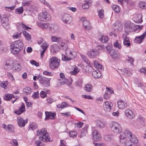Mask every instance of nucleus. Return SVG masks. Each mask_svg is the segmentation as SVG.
<instances>
[{
  "label": "nucleus",
  "instance_id": "f257e3e1",
  "mask_svg": "<svg viewBox=\"0 0 146 146\" xmlns=\"http://www.w3.org/2000/svg\"><path fill=\"white\" fill-rule=\"evenodd\" d=\"M37 136L39 137V139L40 141L43 142L47 141H51L52 140H50V139L49 137L48 133L47 132L46 128H43L41 130L37 131Z\"/></svg>",
  "mask_w": 146,
  "mask_h": 146
},
{
  "label": "nucleus",
  "instance_id": "f03ea898",
  "mask_svg": "<svg viewBox=\"0 0 146 146\" xmlns=\"http://www.w3.org/2000/svg\"><path fill=\"white\" fill-rule=\"evenodd\" d=\"M23 44L20 40H18L14 42L11 46V52L14 54L18 53L23 49Z\"/></svg>",
  "mask_w": 146,
  "mask_h": 146
},
{
  "label": "nucleus",
  "instance_id": "7ed1b4c3",
  "mask_svg": "<svg viewBox=\"0 0 146 146\" xmlns=\"http://www.w3.org/2000/svg\"><path fill=\"white\" fill-rule=\"evenodd\" d=\"M120 141L124 143V146H134V144L126 136L124 131H122L120 133Z\"/></svg>",
  "mask_w": 146,
  "mask_h": 146
},
{
  "label": "nucleus",
  "instance_id": "20e7f679",
  "mask_svg": "<svg viewBox=\"0 0 146 146\" xmlns=\"http://www.w3.org/2000/svg\"><path fill=\"white\" fill-rule=\"evenodd\" d=\"M60 62V60L57 58L55 56L52 57L49 61L50 67L52 69L57 68L59 66Z\"/></svg>",
  "mask_w": 146,
  "mask_h": 146
},
{
  "label": "nucleus",
  "instance_id": "39448f33",
  "mask_svg": "<svg viewBox=\"0 0 146 146\" xmlns=\"http://www.w3.org/2000/svg\"><path fill=\"white\" fill-rule=\"evenodd\" d=\"M37 79L40 83L44 87H48L50 86V78H48L42 76L38 75Z\"/></svg>",
  "mask_w": 146,
  "mask_h": 146
},
{
  "label": "nucleus",
  "instance_id": "423d86ee",
  "mask_svg": "<svg viewBox=\"0 0 146 146\" xmlns=\"http://www.w3.org/2000/svg\"><path fill=\"white\" fill-rule=\"evenodd\" d=\"M124 132L126 136L131 141L132 143L134 145L135 144H136L138 143L137 138L135 135L132 134L128 130H125Z\"/></svg>",
  "mask_w": 146,
  "mask_h": 146
},
{
  "label": "nucleus",
  "instance_id": "0eeeda50",
  "mask_svg": "<svg viewBox=\"0 0 146 146\" xmlns=\"http://www.w3.org/2000/svg\"><path fill=\"white\" fill-rule=\"evenodd\" d=\"M110 126L111 130L114 133H118L120 132L121 133L122 131H121V127L120 125L116 122H111L110 123Z\"/></svg>",
  "mask_w": 146,
  "mask_h": 146
},
{
  "label": "nucleus",
  "instance_id": "6e6552de",
  "mask_svg": "<svg viewBox=\"0 0 146 146\" xmlns=\"http://www.w3.org/2000/svg\"><path fill=\"white\" fill-rule=\"evenodd\" d=\"M38 18L40 21H46L50 20L51 17L50 14L45 11L39 14Z\"/></svg>",
  "mask_w": 146,
  "mask_h": 146
},
{
  "label": "nucleus",
  "instance_id": "1a4fd4ad",
  "mask_svg": "<svg viewBox=\"0 0 146 146\" xmlns=\"http://www.w3.org/2000/svg\"><path fill=\"white\" fill-rule=\"evenodd\" d=\"M134 26V24L130 21L126 22L124 25V30L125 34L129 35L133 31L132 28Z\"/></svg>",
  "mask_w": 146,
  "mask_h": 146
},
{
  "label": "nucleus",
  "instance_id": "9d476101",
  "mask_svg": "<svg viewBox=\"0 0 146 146\" xmlns=\"http://www.w3.org/2000/svg\"><path fill=\"white\" fill-rule=\"evenodd\" d=\"M62 21L65 23H70L72 21V17L69 14H65L63 16L62 18Z\"/></svg>",
  "mask_w": 146,
  "mask_h": 146
},
{
  "label": "nucleus",
  "instance_id": "9b49d317",
  "mask_svg": "<svg viewBox=\"0 0 146 146\" xmlns=\"http://www.w3.org/2000/svg\"><path fill=\"white\" fill-rule=\"evenodd\" d=\"M28 121V119H27L25 120L19 116L17 117V121L18 123V125L20 127H22L24 126Z\"/></svg>",
  "mask_w": 146,
  "mask_h": 146
},
{
  "label": "nucleus",
  "instance_id": "f8f14e48",
  "mask_svg": "<svg viewBox=\"0 0 146 146\" xmlns=\"http://www.w3.org/2000/svg\"><path fill=\"white\" fill-rule=\"evenodd\" d=\"M113 106L112 104L110 102H105L103 105V107L104 111L107 112L110 111Z\"/></svg>",
  "mask_w": 146,
  "mask_h": 146
},
{
  "label": "nucleus",
  "instance_id": "ddd939ff",
  "mask_svg": "<svg viewBox=\"0 0 146 146\" xmlns=\"http://www.w3.org/2000/svg\"><path fill=\"white\" fill-rule=\"evenodd\" d=\"M128 35L124 33L122 36L123 44L124 45L126 46L127 47L131 45L129 39L128 37H127V36Z\"/></svg>",
  "mask_w": 146,
  "mask_h": 146
},
{
  "label": "nucleus",
  "instance_id": "4468645a",
  "mask_svg": "<svg viewBox=\"0 0 146 146\" xmlns=\"http://www.w3.org/2000/svg\"><path fill=\"white\" fill-rule=\"evenodd\" d=\"M92 136L93 138L95 141H99L101 139L99 132L96 130L93 131Z\"/></svg>",
  "mask_w": 146,
  "mask_h": 146
},
{
  "label": "nucleus",
  "instance_id": "2eb2a0df",
  "mask_svg": "<svg viewBox=\"0 0 146 146\" xmlns=\"http://www.w3.org/2000/svg\"><path fill=\"white\" fill-rule=\"evenodd\" d=\"M45 113L46 117L45 119H55V116L56 115V113H52V112L46 111Z\"/></svg>",
  "mask_w": 146,
  "mask_h": 146
},
{
  "label": "nucleus",
  "instance_id": "dca6fc26",
  "mask_svg": "<svg viewBox=\"0 0 146 146\" xmlns=\"http://www.w3.org/2000/svg\"><path fill=\"white\" fill-rule=\"evenodd\" d=\"M88 54L91 57L93 58L99 54V52L98 50L95 49H92L88 53Z\"/></svg>",
  "mask_w": 146,
  "mask_h": 146
},
{
  "label": "nucleus",
  "instance_id": "f3484780",
  "mask_svg": "<svg viewBox=\"0 0 146 146\" xmlns=\"http://www.w3.org/2000/svg\"><path fill=\"white\" fill-rule=\"evenodd\" d=\"M126 116L128 118L132 119L135 116L134 113L133 111L129 109H127L125 111Z\"/></svg>",
  "mask_w": 146,
  "mask_h": 146
},
{
  "label": "nucleus",
  "instance_id": "a211bd4d",
  "mask_svg": "<svg viewBox=\"0 0 146 146\" xmlns=\"http://www.w3.org/2000/svg\"><path fill=\"white\" fill-rule=\"evenodd\" d=\"M12 68L13 70L15 71H19L21 70V66L18 62H14L12 64Z\"/></svg>",
  "mask_w": 146,
  "mask_h": 146
},
{
  "label": "nucleus",
  "instance_id": "6ab92c4d",
  "mask_svg": "<svg viewBox=\"0 0 146 146\" xmlns=\"http://www.w3.org/2000/svg\"><path fill=\"white\" fill-rule=\"evenodd\" d=\"M110 55L113 58H118L120 56V54L119 52L117 51L114 50H111Z\"/></svg>",
  "mask_w": 146,
  "mask_h": 146
},
{
  "label": "nucleus",
  "instance_id": "aec40b11",
  "mask_svg": "<svg viewBox=\"0 0 146 146\" xmlns=\"http://www.w3.org/2000/svg\"><path fill=\"white\" fill-rule=\"evenodd\" d=\"M25 111V107L24 104L22 103L21 106L19 108V110L15 111V113L17 115H19Z\"/></svg>",
  "mask_w": 146,
  "mask_h": 146
},
{
  "label": "nucleus",
  "instance_id": "412c9836",
  "mask_svg": "<svg viewBox=\"0 0 146 146\" xmlns=\"http://www.w3.org/2000/svg\"><path fill=\"white\" fill-rule=\"evenodd\" d=\"M121 74L125 76H129L131 75L132 73L131 70L129 68H123L121 70Z\"/></svg>",
  "mask_w": 146,
  "mask_h": 146
},
{
  "label": "nucleus",
  "instance_id": "4be33fe9",
  "mask_svg": "<svg viewBox=\"0 0 146 146\" xmlns=\"http://www.w3.org/2000/svg\"><path fill=\"white\" fill-rule=\"evenodd\" d=\"M118 107L120 109H123L125 108L127 106V104L124 101L120 100L117 102Z\"/></svg>",
  "mask_w": 146,
  "mask_h": 146
},
{
  "label": "nucleus",
  "instance_id": "5701e85b",
  "mask_svg": "<svg viewBox=\"0 0 146 146\" xmlns=\"http://www.w3.org/2000/svg\"><path fill=\"white\" fill-rule=\"evenodd\" d=\"M92 76L95 78H98L101 76V72L98 70L94 71L92 72Z\"/></svg>",
  "mask_w": 146,
  "mask_h": 146
},
{
  "label": "nucleus",
  "instance_id": "b1692460",
  "mask_svg": "<svg viewBox=\"0 0 146 146\" xmlns=\"http://www.w3.org/2000/svg\"><path fill=\"white\" fill-rule=\"evenodd\" d=\"M92 1V0H84V3L83 4V9H88L90 4Z\"/></svg>",
  "mask_w": 146,
  "mask_h": 146
},
{
  "label": "nucleus",
  "instance_id": "393cba45",
  "mask_svg": "<svg viewBox=\"0 0 146 146\" xmlns=\"http://www.w3.org/2000/svg\"><path fill=\"white\" fill-rule=\"evenodd\" d=\"M2 25L5 28H7L9 26V19L7 17H5L2 19Z\"/></svg>",
  "mask_w": 146,
  "mask_h": 146
},
{
  "label": "nucleus",
  "instance_id": "a878e982",
  "mask_svg": "<svg viewBox=\"0 0 146 146\" xmlns=\"http://www.w3.org/2000/svg\"><path fill=\"white\" fill-rule=\"evenodd\" d=\"M67 52L69 54V57L70 60H72L75 58L76 56V52L74 51H71L68 50H66Z\"/></svg>",
  "mask_w": 146,
  "mask_h": 146
},
{
  "label": "nucleus",
  "instance_id": "bb28decb",
  "mask_svg": "<svg viewBox=\"0 0 146 146\" xmlns=\"http://www.w3.org/2000/svg\"><path fill=\"white\" fill-rule=\"evenodd\" d=\"M83 25L86 29L89 30L91 29L92 28V27L90 25L89 22L88 21L86 20H84L83 21Z\"/></svg>",
  "mask_w": 146,
  "mask_h": 146
},
{
  "label": "nucleus",
  "instance_id": "cd10ccee",
  "mask_svg": "<svg viewBox=\"0 0 146 146\" xmlns=\"http://www.w3.org/2000/svg\"><path fill=\"white\" fill-rule=\"evenodd\" d=\"M92 70L93 68L92 67L87 65L83 68V72L85 73H89L92 72Z\"/></svg>",
  "mask_w": 146,
  "mask_h": 146
},
{
  "label": "nucleus",
  "instance_id": "c85d7f7f",
  "mask_svg": "<svg viewBox=\"0 0 146 146\" xmlns=\"http://www.w3.org/2000/svg\"><path fill=\"white\" fill-rule=\"evenodd\" d=\"M92 88L91 84L90 83H88L85 85L84 90L86 91L89 92L92 90Z\"/></svg>",
  "mask_w": 146,
  "mask_h": 146
},
{
  "label": "nucleus",
  "instance_id": "c756f323",
  "mask_svg": "<svg viewBox=\"0 0 146 146\" xmlns=\"http://www.w3.org/2000/svg\"><path fill=\"white\" fill-rule=\"evenodd\" d=\"M135 19L136 22H142V14L139 13L136 14L135 16Z\"/></svg>",
  "mask_w": 146,
  "mask_h": 146
},
{
  "label": "nucleus",
  "instance_id": "7c9ffc66",
  "mask_svg": "<svg viewBox=\"0 0 146 146\" xmlns=\"http://www.w3.org/2000/svg\"><path fill=\"white\" fill-rule=\"evenodd\" d=\"M37 24L38 27H40L43 29H46L49 26L48 23H42L40 22H38L37 23Z\"/></svg>",
  "mask_w": 146,
  "mask_h": 146
},
{
  "label": "nucleus",
  "instance_id": "2f4dec72",
  "mask_svg": "<svg viewBox=\"0 0 146 146\" xmlns=\"http://www.w3.org/2000/svg\"><path fill=\"white\" fill-rule=\"evenodd\" d=\"M66 55H62V60L63 61H69L70 60V59L69 57V54L66 51Z\"/></svg>",
  "mask_w": 146,
  "mask_h": 146
},
{
  "label": "nucleus",
  "instance_id": "473e14b6",
  "mask_svg": "<svg viewBox=\"0 0 146 146\" xmlns=\"http://www.w3.org/2000/svg\"><path fill=\"white\" fill-rule=\"evenodd\" d=\"M113 135H106L104 136V140L106 141H110L113 139Z\"/></svg>",
  "mask_w": 146,
  "mask_h": 146
},
{
  "label": "nucleus",
  "instance_id": "72a5a7b5",
  "mask_svg": "<svg viewBox=\"0 0 146 146\" xmlns=\"http://www.w3.org/2000/svg\"><path fill=\"white\" fill-rule=\"evenodd\" d=\"M23 34L27 40L29 41L31 39V35L27 32L26 31H23Z\"/></svg>",
  "mask_w": 146,
  "mask_h": 146
},
{
  "label": "nucleus",
  "instance_id": "f704fd0d",
  "mask_svg": "<svg viewBox=\"0 0 146 146\" xmlns=\"http://www.w3.org/2000/svg\"><path fill=\"white\" fill-rule=\"evenodd\" d=\"M14 97V96L12 94H7L4 97V100H10L13 98Z\"/></svg>",
  "mask_w": 146,
  "mask_h": 146
},
{
  "label": "nucleus",
  "instance_id": "c9c22d12",
  "mask_svg": "<svg viewBox=\"0 0 146 146\" xmlns=\"http://www.w3.org/2000/svg\"><path fill=\"white\" fill-rule=\"evenodd\" d=\"M23 92L27 95L29 94L31 92V90L29 87H26L23 90Z\"/></svg>",
  "mask_w": 146,
  "mask_h": 146
},
{
  "label": "nucleus",
  "instance_id": "e433bc0d",
  "mask_svg": "<svg viewBox=\"0 0 146 146\" xmlns=\"http://www.w3.org/2000/svg\"><path fill=\"white\" fill-rule=\"evenodd\" d=\"M108 39L107 36H102L100 39V41L103 43H104L108 41Z\"/></svg>",
  "mask_w": 146,
  "mask_h": 146
},
{
  "label": "nucleus",
  "instance_id": "4c0bfd02",
  "mask_svg": "<svg viewBox=\"0 0 146 146\" xmlns=\"http://www.w3.org/2000/svg\"><path fill=\"white\" fill-rule=\"evenodd\" d=\"M88 126L87 125L84 126L83 128V136H86L88 134Z\"/></svg>",
  "mask_w": 146,
  "mask_h": 146
},
{
  "label": "nucleus",
  "instance_id": "58836bf2",
  "mask_svg": "<svg viewBox=\"0 0 146 146\" xmlns=\"http://www.w3.org/2000/svg\"><path fill=\"white\" fill-rule=\"evenodd\" d=\"M97 125L98 127L100 128H103L104 127V124L102 121L98 120L97 121Z\"/></svg>",
  "mask_w": 146,
  "mask_h": 146
},
{
  "label": "nucleus",
  "instance_id": "ea45409f",
  "mask_svg": "<svg viewBox=\"0 0 146 146\" xmlns=\"http://www.w3.org/2000/svg\"><path fill=\"white\" fill-rule=\"evenodd\" d=\"M29 127L30 129L32 130H35L37 129V126L35 123H31L29 124Z\"/></svg>",
  "mask_w": 146,
  "mask_h": 146
},
{
  "label": "nucleus",
  "instance_id": "a19ab883",
  "mask_svg": "<svg viewBox=\"0 0 146 146\" xmlns=\"http://www.w3.org/2000/svg\"><path fill=\"white\" fill-rule=\"evenodd\" d=\"M10 143L12 144V146H18V143L17 140L13 139L10 142Z\"/></svg>",
  "mask_w": 146,
  "mask_h": 146
},
{
  "label": "nucleus",
  "instance_id": "79ce46f5",
  "mask_svg": "<svg viewBox=\"0 0 146 146\" xmlns=\"http://www.w3.org/2000/svg\"><path fill=\"white\" fill-rule=\"evenodd\" d=\"M113 46L114 47L119 49H121V44L117 40H116V42L114 43Z\"/></svg>",
  "mask_w": 146,
  "mask_h": 146
},
{
  "label": "nucleus",
  "instance_id": "37998d69",
  "mask_svg": "<svg viewBox=\"0 0 146 146\" xmlns=\"http://www.w3.org/2000/svg\"><path fill=\"white\" fill-rule=\"evenodd\" d=\"M60 45L62 47H63V49L64 50H67L68 48V46L66 43L64 42H61L59 43Z\"/></svg>",
  "mask_w": 146,
  "mask_h": 146
},
{
  "label": "nucleus",
  "instance_id": "c03bdc74",
  "mask_svg": "<svg viewBox=\"0 0 146 146\" xmlns=\"http://www.w3.org/2000/svg\"><path fill=\"white\" fill-rule=\"evenodd\" d=\"M141 28H142V26L138 25H135L134 24V26L132 28L133 31H132L136 32L137 31V30H139L141 29Z\"/></svg>",
  "mask_w": 146,
  "mask_h": 146
},
{
  "label": "nucleus",
  "instance_id": "a18cd8bd",
  "mask_svg": "<svg viewBox=\"0 0 146 146\" xmlns=\"http://www.w3.org/2000/svg\"><path fill=\"white\" fill-rule=\"evenodd\" d=\"M61 39L60 37H57L54 36H52L51 38V40L53 42H58Z\"/></svg>",
  "mask_w": 146,
  "mask_h": 146
},
{
  "label": "nucleus",
  "instance_id": "49530a36",
  "mask_svg": "<svg viewBox=\"0 0 146 146\" xmlns=\"http://www.w3.org/2000/svg\"><path fill=\"white\" fill-rule=\"evenodd\" d=\"M79 71V69L77 67H76L74 68L72 71H71L70 73L71 74L75 75Z\"/></svg>",
  "mask_w": 146,
  "mask_h": 146
},
{
  "label": "nucleus",
  "instance_id": "de8ad7c7",
  "mask_svg": "<svg viewBox=\"0 0 146 146\" xmlns=\"http://www.w3.org/2000/svg\"><path fill=\"white\" fill-rule=\"evenodd\" d=\"M112 8L115 12L117 13L119 12L120 10L118 6L116 5H113L112 6Z\"/></svg>",
  "mask_w": 146,
  "mask_h": 146
},
{
  "label": "nucleus",
  "instance_id": "09e8293b",
  "mask_svg": "<svg viewBox=\"0 0 146 146\" xmlns=\"http://www.w3.org/2000/svg\"><path fill=\"white\" fill-rule=\"evenodd\" d=\"M139 6L141 8L146 9V3L141 2L139 4Z\"/></svg>",
  "mask_w": 146,
  "mask_h": 146
},
{
  "label": "nucleus",
  "instance_id": "8fccbe9b",
  "mask_svg": "<svg viewBox=\"0 0 146 146\" xmlns=\"http://www.w3.org/2000/svg\"><path fill=\"white\" fill-rule=\"evenodd\" d=\"M49 45L46 42H44L41 45V46L43 49L46 50Z\"/></svg>",
  "mask_w": 146,
  "mask_h": 146
},
{
  "label": "nucleus",
  "instance_id": "3c124183",
  "mask_svg": "<svg viewBox=\"0 0 146 146\" xmlns=\"http://www.w3.org/2000/svg\"><path fill=\"white\" fill-rule=\"evenodd\" d=\"M4 68L7 70H9L12 68L11 67L10 64L8 62H6L4 66Z\"/></svg>",
  "mask_w": 146,
  "mask_h": 146
},
{
  "label": "nucleus",
  "instance_id": "603ef678",
  "mask_svg": "<svg viewBox=\"0 0 146 146\" xmlns=\"http://www.w3.org/2000/svg\"><path fill=\"white\" fill-rule=\"evenodd\" d=\"M39 94L38 91L34 92L32 96V97L34 99L38 98L39 97Z\"/></svg>",
  "mask_w": 146,
  "mask_h": 146
},
{
  "label": "nucleus",
  "instance_id": "864d4df0",
  "mask_svg": "<svg viewBox=\"0 0 146 146\" xmlns=\"http://www.w3.org/2000/svg\"><path fill=\"white\" fill-rule=\"evenodd\" d=\"M110 95L108 91L106 90L104 95V98L105 99H108L110 98Z\"/></svg>",
  "mask_w": 146,
  "mask_h": 146
},
{
  "label": "nucleus",
  "instance_id": "5fc2aeb1",
  "mask_svg": "<svg viewBox=\"0 0 146 146\" xmlns=\"http://www.w3.org/2000/svg\"><path fill=\"white\" fill-rule=\"evenodd\" d=\"M77 135V133L74 131H72L70 132L69 134L70 137L72 138L76 137Z\"/></svg>",
  "mask_w": 146,
  "mask_h": 146
},
{
  "label": "nucleus",
  "instance_id": "6e6d98bb",
  "mask_svg": "<svg viewBox=\"0 0 146 146\" xmlns=\"http://www.w3.org/2000/svg\"><path fill=\"white\" fill-rule=\"evenodd\" d=\"M127 61L129 63H130L133 65V62L134 61V59L132 57L128 56L127 59Z\"/></svg>",
  "mask_w": 146,
  "mask_h": 146
},
{
  "label": "nucleus",
  "instance_id": "4d7b16f0",
  "mask_svg": "<svg viewBox=\"0 0 146 146\" xmlns=\"http://www.w3.org/2000/svg\"><path fill=\"white\" fill-rule=\"evenodd\" d=\"M20 26L22 28L24 29L25 30H27L28 29H31V28L29 27L26 25H25L24 24L22 23L20 24Z\"/></svg>",
  "mask_w": 146,
  "mask_h": 146
},
{
  "label": "nucleus",
  "instance_id": "13d9d810",
  "mask_svg": "<svg viewBox=\"0 0 146 146\" xmlns=\"http://www.w3.org/2000/svg\"><path fill=\"white\" fill-rule=\"evenodd\" d=\"M18 13V14H21L22 13L23 11V8L21 7L15 10Z\"/></svg>",
  "mask_w": 146,
  "mask_h": 146
},
{
  "label": "nucleus",
  "instance_id": "bf43d9fd",
  "mask_svg": "<svg viewBox=\"0 0 146 146\" xmlns=\"http://www.w3.org/2000/svg\"><path fill=\"white\" fill-rule=\"evenodd\" d=\"M40 95L42 98H44L47 96L46 93L44 91H42L40 93Z\"/></svg>",
  "mask_w": 146,
  "mask_h": 146
},
{
  "label": "nucleus",
  "instance_id": "052dcab7",
  "mask_svg": "<svg viewBox=\"0 0 146 146\" xmlns=\"http://www.w3.org/2000/svg\"><path fill=\"white\" fill-rule=\"evenodd\" d=\"M30 62L33 65H34L36 66H39V63L34 60H30Z\"/></svg>",
  "mask_w": 146,
  "mask_h": 146
},
{
  "label": "nucleus",
  "instance_id": "680f3d73",
  "mask_svg": "<svg viewBox=\"0 0 146 146\" xmlns=\"http://www.w3.org/2000/svg\"><path fill=\"white\" fill-rule=\"evenodd\" d=\"M104 10L102 9L100 11L98 15L100 17V18L101 19L104 16V14L103 13H104Z\"/></svg>",
  "mask_w": 146,
  "mask_h": 146
},
{
  "label": "nucleus",
  "instance_id": "e2e57ef3",
  "mask_svg": "<svg viewBox=\"0 0 146 146\" xmlns=\"http://www.w3.org/2000/svg\"><path fill=\"white\" fill-rule=\"evenodd\" d=\"M74 125L75 127L78 128H80L82 127V123L81 122L75 123Z\"/></svg>",
  "mask_w": 146,
  "mask_h": 146
},
{
  "label": "nucleus",
  "instance_id": "0e129e2a",
  "mask_svg": "<svg viewBox=\"0 0 146 146\" xmlns=\"http://www.w3.org/2000/svg\"><path fill=\"white\" fill-rule=\"evenodd\" d=\"M83 59L84 60L85 63H86L88 64H90V62L88 58L86 57L83 56Z\"/></svg>",
  "mask_w": 146,
  "mask_h": 146
},
{
  "label": "nucleus",
  "instance_id": "69168bd1",
  "mask_svg": "<svg viewBox=\"0 0 146 146\" xmlns=\"http://www.w3.org/2000/svg\"><path fill=\"white\" fill-rule=\"evenodd\" d=\"M68 105V104L66 102H63L61 104L62 107V108L64 107H67Z\"/></svg>",
  "mask_w": 146,
  "mask_h": 146
},
{
  "label": "nucleus",
  "instance_id": "338daca9",
  "mask_svg": "<svg viewBox=\"0 0 146 146\" xmlns=\"http://www.w3.org/2000/svg\"><path fill=\"white\" fill-rule=\"evenodd\" d=\"M44 75L46 76H52V73L51 72H49L47 71H45L43 72Z\"/></svg>",
  "mask_w": 146,
  "mask_h": 146
},
{
  "label": "nucleus",
  "instance_id": "774afa93",
  "mask_svg": "<svg viewBox=\"0 0 146 146\" xmlns=\"http://www.w3.org/2000/svg\"><path fill=\"white\" fill-rule=\"evenodd\" d=\"M39 1L42 3L45 4L47 7H50V5L48 3H47V2H46L45 0H39Z\"/></svg>",
  "mask_w": 146,
  "mask_h": 146
}]
</instances>
